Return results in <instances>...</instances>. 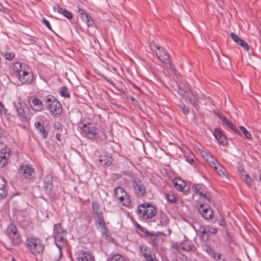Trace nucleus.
I'll return each instance as SVG.
<instances>
[{"label": "nucleus", "mask_w": 261, "mask_h": 261, "mask_svg": "<svg viewBox=\"0 0 261 261\" xmlns=\"http://www.w3.org/2000/svg\"><path fill=\"white\" fill-rule=\"evenodd\" d=\"M193 245L188 241H184L181 244V248L182 250L189 251L192 250Z\"/></svg>", "instance_id": "obj_36"}, {"label": "nucleus", "mask_w": 261, "mask_h": 261, "mask_svg": "<svg viewBox=\"0 0 261 261\" xmlns=\"http://www.w3.org/2000/svg\"><path fill=\"white\" fill-rule=\"evenodd\" d=\"M43 22L45 24V25L47 27L48 29L51 30V25L48 20H47L45 18H43Z\"/></svg>", "instance_id": "obj_48"}, {"label": "nucleus", "mask_w": 261, "mask_h": 261, "mask_svg": "<svg viewBox=\"0 0 261 261\" xmlns=\"http://www.w3.org/2000/svg\"><path fill=\"white\" fill-rule=\"evenodd\" d=\"M224 124H225L227 126H228L230 128H231L236 133L240 134L239 129L237 128H236V126L233 124V123L231 122L229 120L227 119L226 121L224 122Z\"/></svg>", "instance_id": "obj_39"}, {"label": "nucleus", "mask_w": 261, "mask_h": 261, "mask_svg": "<svg viewBox=\"0 0 261 261\" xmlns=\"http://www.w3.org/2000/svg\"><path fill=\"white\" fill-rule=\"evenodd\" d=\"M25 66V65L22 66L20 63L16 62L14 63L13 67V71L17 74L19 75L22 71L23 70V67Z\"/></svg>", "instance_id": "obj_35"}, {"label": "nucleus", "mask_w": 261, "mask_h": 261, "mask_svg": "<svg viewBox=\"0 0 261 261\" xmlns=\"http://www.w3.org/2000/svg\"><path fill=\"white\" fill-rule=\"evenodd\" d=\"M217 116L223 121L224 123V122L226 121L227 119L225 116L222 115L220 113H216Z\"/></svg>", "instance_id": "obj_49"}, {"label": "nucleus", "mask_w": 261, "mask_h": 261, "mask_svg": "<svg viewBox=\"0 0 261 261\" xmlns=\"http://www.w3.org/2000/svg\"><path fill=\"white\" fill-rule=\"evenodd\" d=\"M66 234L64 233L62 234H58L54 237L56 241V245L59 248L58 250L56 252H53L50 255V259L52 261H59L62 256L61 244L64 245L66 244Z\"/></svg>", "instance_id": "obj_4"}, {"label": "nucleus", "mask_w": 261, "mask_h": 261, "mask_svg": "<svg viewBox=\"0 0 261 261\" xmlns=\"http://www.w3.org/2000/svg\"><path fill=\"white\" fill-rule=\"evenodd\" d=\"M245 41L242 40V39H241L240 40H239V41L237 43V44H239L240 45H242L243 43Z\"/></svg>", "instance_id": "obj_54"}, {"label": "nucleus", "mask_w": 261, "mask_h": 261, "mask_svg": "<svg viewBox=\"0 0 261 261\" xmlns=\"http://www.w3.org/2000/svg\"><path fill=\"white\" fill-rule=\"evenodd\" d=\"M174 188L180 192H185L189 189V186L180 177H176L172 180Z\"/></svg>", "instance_id": "obj_14"}, {"label": "nucleus", "mask_w": 261, "mask_h": 261, "mask_svg": "<svg viewBox=\"0 0 261 261\" xmlns=\"http://www.w3.org/2000/svg\"><path fill=\"white\" fill-rule=\"evenodd\" d=\"M77 261H94V257L89 252L84 250H79L75 253Z\"/></svg>", "instance_id": "obj_17"}, {"label": "nucleus", "mask_w": 261, "mask_h": 261, "mask_svg": "<svg viewBox=\"0 0 261 261\" xmlns=\"http://www.w3.org/2000/svg\"><path fill=\"white\" fill-rule=\"evenodd\" d=\"M80 11L81 12L82 19L87 23L88 27L92 25L93 24V20L90 19V17L88 14L83 10H80Z\"/></svg>", "instance_id": "obj_30"}, {"label": "nucleus", "mask_w": 261, "mask_h": 261, "mask_svg": "<svg viewBox=\"0 0 261 261\" xmlns=\"http://www.w3.org/2000/svg\"><path fill=\"white\" fill-rule=\"evenodd\" d=\"M57 11L60 14H62L64 16L66 17L67 19H70L73 17L72 14L67 10L58 7L57 9Z\"/></svg>", "instance_id": "obj_32"}, {"label": "nucleus", "mask_w": 261, "mask_h": 261, "mask_svg": "<svg viewBox=\"0 0 261 261\" xmlns=\"http://www.w3.org/2000/svg\"><path fill=\"white\" fill-rule=\"evenodd\" d=\"M219 225L221 226H224L225 225V221L224 219L223 218H221L220 222Z\"/></svg>", "instance_id": "obj_53"}, {"label": "nucleus", "mask_w": 261, "mask_h": 261, "mask_svg": "<svg viewBox=\"0 0 261 261\" xmlns=\"http://www.w3.org/2000/svg\"><path fill=\"white\" fill-rule=\"evenodd\" d=\"M240 129L242 130V133L246 137V138L248 139H251L252 136L251 134L246 129L245 127H244V126H241Z\"/></svg>", "instance_id": "obj_42"}, {"label": "nucleus", "mask_w": 261, "mask_h": 261, "mask_svg": "<svg viewBox=\"0 0 261 261\" xmlns=\"http://www.w3.org/2000/svg\"><path fill=\"white\" fill-rule=\"evenodd\" d=\"M17 112L19 118L21 119H24L26 118L25 116V110L27 108L21 104L16 106Z\"/></svg>", "instance_id": "obj_29"}, {"label": "nucleus", "mask_w": 261, "mask_h": 261, "mask_svg": "<svg viewBox=\"0 0 261 261\" xmlns=\"http://www.w3.org/2000/svg\"><path fill=\"white\" fill-rule=\"evenodd\" d=\"M13 261H15V260H14V258H13Z\"/></svg>", "instance_id": "obj_56"}, {"label": "nucleus", "mask_w": 261, "mask_h": 261, "mask_svg": "<svg viewBox=\"0 0 261 261\" xmlns=\"http://www.w3.org/2000/svg\"><path fill=\"white\" fill-rule=\"evenodd\" d=\"M214 135L218 141L222 145H224L226 144V139L225 136L222 134L219 129H215Z\"/></svg>", "instance_id": "obj_24"}, {"label": "nucleus", "mask_w": 261, "mask_h": 261, "mask_svg": "<svg viewBox=\"0 0 261 261\" xmlns=\"http://www.w3.org/2000/svg\"><path fill=\"white\" fill-rule=\"evenodd\" d=\"M15 55L14 53L11 52V53H6L5 55V57L6 59L8 60H12L14 57Z\"/></svg>", "instance_id": "obj_43"}, {"label": "nucleus", "mask_w": 261, "mask_h": 261, "mask_svg": "<svg viewBox=\"0 0 261 261\" xmlns=\"http://www.w3.org/2000/svg\"><path fill=\"white\" fill-rule=\"evenodd\" d=\"M140 251L141 254L144 257L145 259L148 258L150 257V256L154 254L152 252L151 249L145 245H142L140 246Z\"/></svg>", "instance_id": "obj_28"}, {"label": "nucleus", "mask_w": 261, "mask_h": 261, "mask_svg": "<svg viewBox=\"0 0 261 261\" xmlns=\"http://www.w3.org/2000/svg\"><path fill=\"white\" fill-rule=\"evenodd\" d=\"M199 212L201 214L202 217L205 219H210L213 216V211L212 209L207 206L201 204L198 208Z\"/></svg>", "instance_id": "obj_19"}, {"label": "nucleus", "mask_w": 261, "mask_h": 261, "mask_svg": "<svg viewBox=\"0 0 261 261\" xmlns=\"http://www.w3.org/2000/svg\"><path fill=\"white\" fill-rule=\"evenodd\" d=\"M132 186L134 192L138 197L142 198L146 194V190L143 182L139 178H135L132 180Z\"/></svg>", "instance_id": "obj_11"}, {"label": "nucleus", "mask_w": 261, "mask_h": 261, "mask_svg": "<svg viewBox=\"0 0 261 261\" xmlns=\"http://www.w3.org/2000/svg\"><path fill=\"white\" fill-rule=\"evenodd\" d=\"M238 171L240 173L241 178L244 180L248 187L251 186V179L249 175L247 174L243 169H238Z\"/></svg>", "instance_id": "obj_25"}, {"label": "nucleus", "mask_w": 261, "mask_h": 261, "mask_svg": "<svg viewBox=\"0 0 261 261\" xmlns=\"http://www.w3.org/2000/svg\"><path fill=\"white\" fill-rule=\"evenodd\" d=\"M64 233H66L65 230H64L61 223H57L54 225V237L57 236L58 234H62Z\"/></svg>", "instance_id": "obj_31"}, {"label": "nucleus", "mask_w": 261, "mask_h": 261, "mask_svg": "<svg viewBox=\"0 0 261 261\" xmlns=\"http://www.w3.org/2000/svg\"><path fill=\"white\" fill-rule=\"evenodd\" d=\"M52 178L50 175H46L44 178V188L47 190H50L52 187Z\"/></svg>", "instance_id": "obj_33"}, {"label": "nucleus", "mask_w": 261, "mask_h": 261, "mask_svg": "<svg viewBox=\"0 0 261 261\" xmlns=\"http://www.w3.org/2000/svg\"><path fill=\"white\" fill-rule=\"evenodd\" d=\"M112 156L110 154H107L103 156H100L99 162L100 165L104 167H108L111 165L112 163Z\"/></svg>", "instance_id": "obj_22"}, {"label": "nucleus", "mask_w": 261, "mask_h": 261, "mask_svg": "<svg viewBox=\"0 0 261 261\" xmlns=\"http://www.w3.org/2000/svg\"><path fill=\"white\" fill-rule=\"evenodd\" d=\"M94 218L97 229L99 230L101 233H106L107 229L103 215L98 216H94Z\"/></svg>", "instance_id": "obj_16"}, {"label": "nucleus", "mask_w": 261, "mask_h": 261, "mask_svg": "<svg viewBox=\"0 0 261 261\" xmlns=\"http://www.w3.org/2000/svg\"><path fill=\"white\" fill-rule=\"evenodd\" d=\"M114 197L119 203L123 206H128L130 203L129 196L127 194L125 191L122 188L119 187L115 189Z\"/></svg>", "instance_id": "obj_5"}, {"label": "nucleus", "mask_w": 261, "mask_h": 261, "mask_svg": "<svg viewBox=\"0 0 261 261\" xmlns=\"http://www.w3.org/2000/svg\"><path fill=\"white\" fill-rule=\"evenodd\" d=\"M180 108L182 109V110L183 111V113L185 115L188 114L189 113V109H188V108L185 105H184V104L180 106Z\"/></svg>", "instance_id": "obj_46"}, {"label": "nucleus", "mask_w": 261, "mask_h": 261, "mask_svg": "<svg viewBox=\"0 0 261 261\" xmlns=\"http://www.w3.org/2000/svg\"><path fill=\"white\" fill-rule=\"evenodd\" d=\"M230 36H231V37L232 39L233 40V41L234 42H235L236 43H237L239 41V40H240L241 39V38H240L238 37V36L237 35H236V34H234V33H231Z\"/></svg>", "instance_id": "obj_44"}, {"label": "nucleus", "mask_w": 261, "mask_h": 261, "mask_svg": "<svg viewBox=\"0 0 261 261\" xmlns=\"http://www.w3.org/2000/svg\"><path fill=\"white\" fill-rule=\"evenodd\" d=\"M221 254L220 253H218L214 252L212 255L211 256V257L214 258L215 260H219L221 258Z\"/></svg>", "instance_id": "obj_45"}, {"label": "nucleus", "mask_w": 261, "mask_h": 261, "mask_svg": "<svg viewBox=\"0 0 261 261\" xmlns=\"http://www.w3.org/2000/svg\"><path fill=\"white\" fill-rule=\"evenodd\" d=\"M146 261H158L154 254L150 256L148 258H146Z\"/></svg>", "instance_id": "obj_47"}, {"label": "nucleus", "mask_w": 261, "mask_h": 261, "mask_svg": "<svg viewBox=\"0 0 261 261\" xmlns=\"http://www.w3.org/2000/svg\"><path fill=\"white\" fill-rule=\"evenodd\" d=\"M45 107L54 117L60 115L62 111V106L60 102L51 95H48L46 97Z\"/></svg>", "instance_id": "obj_2"}, {"label": "nucleus", "mask_w": 261, "mask_h": 261, "mask_svg": "<svg viewBox=\"0 0 261 261\" xmlns=\"http://www.w3.org/2000/svg\"><path fill=\"white\" fill-rule=\"evenodd\" d=\"M60 94L62 96L66 97H69L70 95L69 92H68L67 88L66 87H62L60 92Z\"/></svg>", "instance_id": "obj_41"}, {"label": "nucleus", "mask_w": 261, "mask_h": 261, "mask_svg": "<svg viewBox=\"0 0 261 261\" xmlns=\"http://www.w3.org/2000/svg\"><path fill=\"white\" fill-rule=\"evenodd\" d=\"M18 173L24 178L30 179L33 176L35 173V170L32 166L22 165L20 166L18 169Z\"/></svg>", "instance_id": "obj_12"}, {"label": "nucleus", "mask_w": 261, "mask_h": 261, "mask_svg": "<svg viewBox=\"0 0 261 261\" xmlns=\"http://www.w3.org/2000/svg\"><path fill=\"white\" fill-rule=\"evenodd\" d=\"M6 181L2 177H0V199L5 198L7 196Z\"/></svg>", "instance_id": "obj_26"}, {"label": "nucleus", "mask_w": 261, "mask_h": 261, "mask_svg": "<svg viewBox=\"0 0 261 261\" xmlns=\"http://www.w3.org/2000/svg\"><path fill=\"white\" fill-rule=\"evenodd\" d=\"M17 79L22 84H30L33 80V74L31 69L27 67H23V70L17 75Z\"/></svg>", "instance_id": "obj_9"}, {"label": "nucleus", "mask_w": 261, "mask_h": 261, "mask_svg": "<svg viewBox=\"0 0 261 261\" xmlns=\"http://www.w3.org/2000/svg\"><path fill=\"white\" fill-rule=\"evenodd\" d=\"M199 151L202 158L212 168H213L216 165V163H218L216 159H215L211 154L207 151L202 149H200Z\"/></svg>", "instance_id": "obj_18"}, {"label": "nucleus", "mask_w": 261, "mask_h": 261, "mask_svg": "<svg viewBox=\"0 0 261 261\" xmlns=\"http://www.w3.org/2000/svg\"><path fill=\"white\" fill-rule=\"evenodd\" d=\"M111 261H126L123 256L120 254H115L113 255L111 258Z\"/></svg>", "instance_id": "obj_40"}, {"label": "nucleus", "mask_w": 261, "mask_h": 261, "mask_svg": "<svg viewBox=\"0 0 261 261\" xmlns=\"http://www.w3.org/2000/svg\"><path fill=\"white\" fill-rule=\"evenodd\" d=\"M137 227L138 228H139L141 230H142L143 229V227L140 225H139L138 224H137Z\"/></svg>", "instance_id": "obj_55"}, {"label": "nucleus", "mask_w": 261, "mask_h": 261, "mask_svg": "<svg viewBox=\"0 0 261 261\" xmlns=\"http://www.w3.org/2000/svg\"><path fill=\"white\" fill-rule=\"evenodd\" d=\"M35 126L39 132L42 134L43 137L45 138L46 137L45 130L44 126L41 125V123L40 122H36L35 123Z\"/></svg>", "instance_id": "obj_37"}, {"label": "nucleus", "mask_w": 261, "mask_h": 261, "mask_svg": "<svg viewBox=\"0 0 261 261\" xmlns=\"http://www.w3.org/2000/svg\"><path fill=\"white\" fill-rule=\"evenodd\" d=\"M137 213L140 219L147 220L153 218L156 214L157 211L152 205L145 203L138 205Z\"/></svg>", "instance_id": "obj_3"}, {"label": "nucleus", "mask_w": 261, "mask_h": 261, "mask_svg": "<svg viewBox=\"0 0 261 261\" xmlns=\"http://www.w3.org/2000/svg\"><path fill=\"white\" fill-rule=\"evenodd\" d=\"M25 244L29 251L35 256L41 255L44 249L42 240L37 237L28 238Z\"/></svg>", "instance_id": "obj_1"}, {"label": "nucleus", "mask_w": 261, "mask_h": 261, "mask_svg": "<svg viewBox=\"0 0 261 261\" xmlns=\"http://www.w3.org/2000/svg\"><path fill=\"white\" fill-rule=\"evenodd\" d=\"M178 93L186 97L193 105H196V101L200 98L199 94L197 92H196L195 95H194L190 90L185 91L181 88H179Z\"/></svg>", "instance_id": "obj_13"}, {"label": "nucleus", "mask_w": 261, "mask_h": 261, "mask_svg": "<svg viewBox=\"0 0 261 261\" xmlns=\"http://www.w3.org/2000/svg\"><path fill=\"white\" fill-rule=\"evenodd\" d=\"M206 250L207 253L208 254V255L210 256L212 255V254L214 252V250L210 246H206Z\"/></svg>", "instance_id": "obj_51"}, {"label": "nucleus", "mask_w": 261, "mask_h": 261, "mask_svg": "<svg viewBox=\"0 0 261 261\" xmlns=\"http://www.w3.org/2000/svg\"><path fill=\"white\" fill-rule=\"evenodd\" d=\"M159 51L156 54L158 59L164 64H168L170 62V58L169 55L164 50H161L159 47H157Z\"/></svg>", "instance_id": "obj_20"}, {"label": "nucleus", "mask_w": 261, "mask_h": 261, "mask_svg": "<svg viewBox=\"0 0 261 261\" xmlns=\"http://www.w3.org/2000/svg\"><path fill=\"white\" fill-rule=\"evenodd\" d=\"M195 194L199 195L201 199L210 201V195L206 193L205 188L201 185H196L192 187Z\"/></svg>", "instance_id": "obj_15"}, {"label": "nucleus", "mask_w": 261, "mask_h": 261, "mask_svg": "<svg viewBox=\"0 0 261 261\" xmlns=\"http://www.w3.org/2000/svg\"><path fill=\"white\" fill-rule=\"evenodd\" d=\"M160 223L162 226H166L169 222V219L167 216L165 214H161L160 215Z\"/></svg>", "instance_id": "obj_38"}, {"label": "nucleus", "mask_w": 261, "mask_h": 261, "mask_svg": "<svg viewBox=\"0 0 261 261\" xmlns=\"http://www.w3.org/2000/svg\"><path fill=\"white\" fill-rule=\"evenodd\" d=\"M164 195L166 200L170 203H175L178 200L176 195L172 191L166 192Z\"/></svg>", "instance_id": "obj_27"}, {"label": "nucleus", "mask_w": 261, "mask_h": 261, "mask_svg": "<svg viewBox=\"0 0 261 261\" xmlns=\"http://www.w3.org/2000/svg\"><path fill=\"white\" fill-rule=\"evenodd\" d=\"M241 46L247 51H248L250 49L249 46L245 41L243 43Z\"/></svg>", "instance_id": "obj_50"}, {"label": "nucleus", "mask_w": 261, "mask_h": 261, "mask_svg": "<svg viewBox=\"0 0 261 261\" xmlns=\"http://www.w3.org/2000/svg\"><path fill=\"white\" fill-rule=\"evenodd\" d=\"M5 113V107L3 104L0 102V114Z\"/></svg>", "instance_id": "obj_52"}, {"label": "nucleus", "mask_w": 261, "mask_h": 261, "mask_svg": "<svg viewBox=\"0 0 261 261\" xmlns=\"http://www.w3.org/2000/svg\"><path fill=\"white\" fill-rule=\"evenodd\" d=\"M7 233L13 246H17L20 244L21 238L15 225L10 224L7 229Z\"/></svg>", "instance_id": "obj_7"}, {"label": "nucleus", "mask_w": 261, "mask_h": 261, "mask_svg": "<svg viewBox=\"0 0 261 261\" xmlns=\"http://www.w3.org/2000/svg\"><path fill=\"white\" fill-rule=\"evenodd\" d=\"M200 238L203 241H207L211 236L216 234L217 229L211 225L202 226L200 227Z\"/></svg>", "instance_id": "obj_10"}, {"label": "nucleus", "mask_w": 261, "mask_h": 261, "mask_svg": "<svg viewBox=\"0 0 261 261\" xmlns=\"http://www.w3.org/2000/svg\"><path fill=\"white\" fill-rule=\"evenodd\" d=\"M216 164V165L213 168L216 171L217 174L222 178H228L226 169L219 163Z\"/></svg>", "instance_id": "obj_23"}, {"label": "nucleus", "mask_w": 261, "mask_h": 261, "mask_svg": "<svg viewBox=\"0 0 261 261\" xmlns=\"http://www.w3.org/2000/svg\"><path fill=\"white\" fill-rule=\"evenodd\" d=\"M31 107L33 110L35 111H40L43 108V105L42 101L36 97H34L32 100Z\"/></svg>", "instance_id": "obj_21"}, {"label": "nucleus", "mask_w": 261, "mask_h": 261, "mask_svg": "<svg viewBox=\"0 0 261 261\" xmlns=\"http://www.w3.org/2000/svg\"><path fill=\"white\" fill-rule=\"evenodd\" d=\"M92 208L93 213L94 214V216H101L102 214V213L99 208V205L96 202H92Z\"/></svg>", "instance_id": "obj_34"}, {"label": "nucleus", "mask_w": 261, "mask_h": 261, "mask_svg": "<svg viewBox=\"0 0 261 261\" xmlns=\"http://www.w3.org/2000/svg\"><path fill=\"white\" fill-rule=\"evenodd\" d=\"M11 149L4 144L0 145V168L7 165L11 156Z\"/></svg>", "instance_id": "obj_8"}, {"label": "nucleus", "mask_w": 261, "mask_h": 261, "mask_svg": "<svg viewBox=\"0 0 261 261\" xmlns=\"http://www.w3.org/2000/svg\"><path fill=\"white\" fill-rule=\"evenodd\" d=\"M82 128L84 133L89 139H94L97 138L99 133L97 123L90 122L85 124L83 125Z\"/></svg>", "instance_id": "obj_6"}]
</instances>
